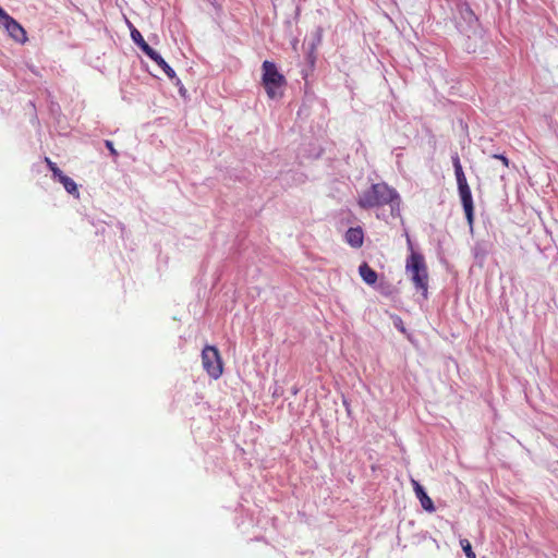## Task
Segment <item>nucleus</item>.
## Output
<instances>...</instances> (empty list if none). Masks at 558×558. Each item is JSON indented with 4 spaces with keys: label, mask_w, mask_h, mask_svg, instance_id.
Wrapping results in <instances>:
<instances>
[{
    "label": "nucleus",
    "mask_w": 558,
    "mask_h": 558,
    "mask_svg": "<svg viewBox=\"0 0 558 558\" xmlns=\"http://www.w3.org/2000/svg\"><path fill=\"white\" fill-rule=\"evenodd\" d=\"M399 203V195L395 189L388 186L386 183H375L365 191H363L357 199V204L363 209L381 207L388 204Z\"/></svg>",
    "instance_id": "1"
},
{
    "label": "nucleus",
    "mask_w": 558,
    "mask_h": 558,
    "mask_svg": "<svg viewBox=\"0 0 558 558\" xmlns=\"http://www.w3.org/2000/svg\"><path fill=\"white\" fill-rule=\"evenodd\" d=\"M344 238H345V242L350 246H352L354 248H360L363 245V242H364L363 229L361 227L350 228L345 232Z\"/></svg>",
    "instance_id": "8"
},
{
    "label": "nucleus",
    "mask_w": 558,
    "mask_h": 558,
    "mask_svg": "<svg viewBox=\"0 0 558 558\" xmlns=\"http://www.w3.org/2000/svg\"><path fill=\"white\" fill-rule=\"evenodd\" d=\"M0 26L3 27L8 35L16 43L25 44L27 41V35L24 27L8 13L2 20H0Z\"/></svg>",
    "instance_id": "6"
},
{
    "label": "nucleus",
    "mask_w": 558,
    "mask_h": 558,
    "mask_svg": "<svg viewBox=\"0 0 558 558\" xmlns=\"http://www.w3.org/2000/svg\"><path fill=\"white\" fill-rule=\"evenodd\" d=\"M105 145L106 147L109 149L110 154L117 158L118 157V151L116 150L114 146H113V143L111 141H105Z\"/></svg>",
    "instance_id": "16"
},
{
    "label": "nucleus",
    "mask_w": 558,
    "mask_h": 558,
    "mask_svg": "<svg viewBox=\"0 0 558 558\" xmlns=\"http://www.w3.org/2000/svg\"><path fill=\"white\" fill-rule=\"evenodd\" d=\"M7 15V12L0 7V20Z\"/></svg>",
    "instance_id": "18"
},
{
    "label": "nucleus",
    "mask_w": 558,
    "mask_h": 558,
    "mask_svg": "<svg viewBox=\"0 0 558 558\" xmlns=\"http://www.w3.org/2000/svg\"><path fill=\"white\" fill-rule=\"evenodd\" d=\"M45 162L47 163L48 168L50 169V171L52 172L53 174V178L54 179H59L62 174H64L59 168L58 166L50 160V158L46 157L45 158Z\"/></svg>",
    "instance_id": "14"
},
{
    "label": "nucleus",
    "mask_w": 558,
    "mask_h": 558,
    "mask_svg": "<svg viewBox=\"0 0 558 558\" xmlns=\"http://www.w3.org/2000/svg\"><path fill=\"white\" fill-rule=\"evenodd\" d=\"M58 181L63 185L65 191L72 195H74L76 198L80 197V192L77 189L76 183L68 175L62 174Z\"/></svg>",
    "instance_id": "12"
},
{
    "label": "nucleus",
    "mask_w": 558,
    "mask_h": 558,
    "mask_svg": "<svg viewBox=\"0 0 558 558\" xmlns=\"http://www.w3.org/2000/svg\"><path fill=\"white\" fill-rule=\"evenodd\" d=\"M359 274L364 280V282L369 286L375 284L378 279L377 272L373 268H371L367 263H363L360 265Z\"/></svg>",
    "instance_id": "9"
},
{
    "label": "nucleus",
    "mask_w": 558,
    "mask_h": 558,
    "mask_svg": "<svg viewBox=\"0 0 558 558\" xmlns=\"http://www.w3.org/2000/svg\"><path fill=\"white\" fill-rule=\"evenodd\" d=\"M493 158L499 159L505 167H509V159L506 156L499 155V154H494Z\"/></svg>",
    "instance_id": "17"
},
{
    "label": "nucleus",
    "mask_w": 558,
    "mask_h": 558,
    "mask_svg": "<svg viewBox=\"0 0 558 558\" xmlns=\"http://www.w3.org/2000/svg\"><path fill=\"white\" fill-rule=\"evenodd\" d=\"M411 254L407 258L405 270L410 276L415 289L421 291L423 296H427L428 290V270L424 256L413 250L412 243L408 240Z\"/></svg>",
    "instance_id": "2"
},
{
    "label": "nucleus",
    "mask_w": 558,
    "mask_h": 558,
    "mask_svg": "<svg viewBox=\"0 0 558 558\" xmlns=\"http://www.w3.org/2000/svg\"><path fill=\"white\" fill-rule=\"evenodd\" d=\"M202 364L207 374L218 379L223 373L220 353L215 345H206L202 351Z\"/></svg>",
    "instance_id": "4"
},
{
    "label": "nucleus",
    "mask_w": 558,
    "mask_h": 558,
    "mask_svg": "<svg viewBox=\"0 0 558 558\" xmlns=\"http://www.w3.org/2000/svg\"><path fill=\"white\" fill-rule=\"evenodd\" d=\"M154 62H156L166 73L169 78L175 77L174 70L165 61V59L155 50L150 54L147 56Z\"/></svg>",
    "instance_id": "11"
},
{
    "label": "nucleus",
    "mask_w": 558,
    "mask_h": 558,
    "mask_svg": "<svg viewBox=\"0 0 558 558\" xmlns=\"http://www.w3.org/2000/svg\"><path fill=\"white\" fill-rule=\"evenodd\" d=\"M460 545H461L466 558H476V555L473 551L469 539H466V538L460 539Z\"/></svg>",
    "instance_id": "13"
},
{
    "label": "nucleus",
    "mask_w": 558,
    "mask_h": 558,
    "mask_svg": "<svg viewBox=\"0 0 558 558\" xmlns=\"http://www.w3.org/2000/svg\"><path fill=\"white\" fill-rule=\"evenodd\" d=\"M411 483H412L414 493L421 502L422 508L428 512H434L435 511L434 502L430 499V497L426 494L423 486L415 480H412Z\"/></svg>",
    "instance_id": "7"
},
{
    "label": "nucleus",
    "mask_w": 558,
    "mask_h": 558,
    "mask_svg": "<svg viewBox=\"0 0 558 558\" xmlns=\"http://www.w3.org/2000/svg\"><path fill=\"white\" fill-rule=\"evenodd\" d=\"M131 38L146 56L153 52L154 49L145 41L141 32L133 26L131 27Z\"/></svg>",
    "instance_id": "10"
},
{
    "label": "nucleus",
    "mask_w": 558,
    "mask_h": 558,
    "mask_svg": "<svg viewBox=\"0 0 558 558\" xmlns=\"http://www.w3.org/2000/svg\"><path fill=\"white\" fill-rule=\"evenodd\" d=\"M263 76L262 83L270 99L280 97L282 93L280 89L286 85L284 76L278 71L276 64L271 61H264L262 64Z\"/></svg>",
    "instance_id": "3"
},
{
    "label": "nucleus",
    "mask_w": 558,
    "mask_h": 558,
    "mask_svg": "<svg viewBox=\"0 0 558 558\" xmlns=\"http://www.w3.org/2000/svg\"><path fill=\"white\" fill-rule=\"evenodd\" d=\"M457 184H458V191L461 198V203L463 206V210L468 220V223L470 227L473 226L474 222V205H473V198H472V192L469 186L466 177L464 173L459 174L456 177Z\"/></svg>",
    "instance_id": "5"
},
{
    "label": "nucleus",
    "mask_w": 558,
    "mask_h": 558,
    "mask_svg": "<svg viewBox=\"0 0 558 558\" xmlns=\"http://www.w3.org/2000/svg\"><path fill=\"white\" fill-rule=\"evenodd\" d=\"M452 165H453V168H454V174L456 177L459 175V174H462L464 173L463 172V169H462V165L460 162V158H459V155L458 154H454L452 156Z\"/></svg>",
    "instance_id": "15"
}]
</instances>
